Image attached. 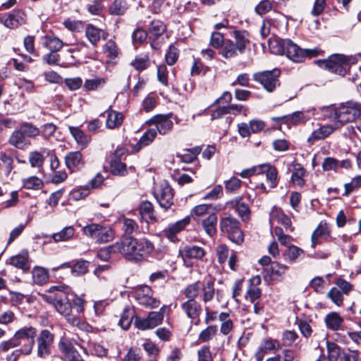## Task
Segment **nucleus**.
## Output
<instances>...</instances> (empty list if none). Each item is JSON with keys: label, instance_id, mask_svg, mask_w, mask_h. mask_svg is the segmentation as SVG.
I'll use <instances>...</instances> for the list:
<instances>
[{"label": "nucleus", "instance_id": "nucleus-1", "mask_svg": "<svg viewBox=\"0 0 361 361\" xmlns=\"http://www.w3.org/2000/svg\"><path fill=\"white\" fill-rule=\"evenodd\" d=\"M361 116V104L354 101L341 103L329 109L328 118L337 128L353 122Z\"/></svg>", "mask_w": 361, "mask_h": 361}, {"label": "nucleus", "instance_id": "nucleus-6", "mask_svg": "<svg viewBox=\"0 0 361 361\" xmlns=\"http://www.w3.org/2000/svg\"><path fill=\"white\" fill-rule=\"evenodd\" d=\"M356 63L354 57L343 54H333L324 61L325 68L339 75H345L349 71L350 65Z\"/></svg>", "mask_w": 361, "mask_h": 361}, {"label": "nucleus", "instance_id": "nucleus-25", "mask_svg": "<svg viewBox=\"0 0 361 361\" xmlns=\"http://www.w3.org/2000/svg\"><path fill=\"white\" fill-rule=\"evenodd\" d=\"M190 222V217L186 216L166 228L163 231L164 235L171 242H176L178 240L176 235L183 231Z\"/></svg>", "mask_w": 361, "mask_h": 361}, {"label": "nucleus", "instance_id": "nucleus-53", "mask_svg": "<svg viewBox=\"0 0 361 361\" xmlns=\"http://www.w3.org/2000/svg\"><path fill=\"white\" fill-rule=\"evenodd\" d=\"M22 183L23 187L27 190H39L44 186L43 180L35 176L23 179Z\"/></svg>", "mask_w": 361, "mask_h": 361}, {"label": "nucleus", "instance_id": "nucleus-60", "mask_svg": "<svg viewBox=\"0 0 361 361\" xmlns=\"http://www.w3.org/2000/svg\"><path fill=\"white\" fill-rule=\"evenodd\" d=\"M106 82V80L103 78H94L87 79L85 81L83 87L86 91H94L99 87H102Z\"/></svg>", "mask_w": 361, "mask_h": 361}, {"label": "nucleus", "instance_id": "nucleus-4", "mask_svg": "<svg viewBox=\"0 0 361 361\" xmlns=\"http://www.w3.org/2000/svg\"><path fill=\"white\" fill-rule=\"evenodd\" d=\"M85 235L94 240L97 243H106L114 240L115 233L109 226H104L99 224L92 223L82 229Z\"/></svg>", "mask_w": 361, "mask_h": 361}, {"label": "nucleus", "instance_id": "nucleus-29", "mask_svg": "<svg viewBox=\"0 0 361 361\" xmlns=\"http://www.w3.org/2000/svg\"><path fill=\"white\" fill-rule=\"evenodd\" d=\"M292 166L290 182L295 186L303 188L306 184L305 178L307 176L306 169L302 164L295 161L292 163Z\"/></svg>", "mask_w": 361, "mask_h": 361}, {"label": "nucleus", "instance_id": "nucleus-48", "mask_svg": "<svg viewBox=\"0 0 361 361\" xmlns=\"http://www.w3.org/2000/svg\"><path fill=\"white\" fill-rule=\"evenodd\" d=\"M157 135V130L154 129L147 130L135 145L134 151L138 152L142 147L149 145L154 140Z\"/></svg>", "mask_w": 361, "mask_h": 361}, {"label": "nucleus", "instance_id": "nucleus-44", "mask_svg": "<svg viewBox=\"0 0 361 361\" xmlns=\"http://www.w3.org/2000/svg\"><path fill=\"white\" fill-rule=\"evenodd\" d=\"M324 322L329 329L336 331L340 329L343 323V319L338 312H331L325 317Z\"/></svg>", "mask_w": 361, "mask_h": 361}, {"label": "nucleus", "instance_id": "nucleus-14", "mask_svg": "<svg viewBox=\"0 0 361 361\" xmlns=\"http://www.w3.org/2000/svg\"><path fill=\"white\" fill-rule=\"evenodd\" d=\"M54 335L47 329L42 330L37 337V355L46 357L51 353V347L54 343Z\"/></svg>", "mask_w": 361, "mask_h": 361}, {"label": "nucleus", "instance_id": "nucleus-30", "mask_svg": "<svg viewBox=\"0 0 361 361\" xmlns=\"http://www.w3.org/2000/svg\"><path fill=\"white\" fill-rule=\"evenodd\" d=\"M154 250V244L147 238H141L137 240V259L136 262L145 260Z\"/></svg>", "mask_w": 361, "mask_h": 361}, {"label": "nucleus", "instance_id": "nucleus-64", "mask_svg": "<svg viewBox=\"0 0 361 361\" xmlns=\"http://www.w3.org/2000/svg\"><path fill=\"white\" fill-rule=\"evenodd\" d=\"M149 59L147 56L144 57L136 56L130 65L137 71H142L149 66Z\"/></svg>", "mask_w": 361, "mask_h": 361}, {"label": "nucleus", "instance_id": "nucleus-3", "mask_svg": "<svg viewBox=\"0 0 361 361\" xmlns=\"http://www.w3.org/2000/svg\"><path fill=\"white\" fill-rule=\"evenodd\" d=\"M37 335V329L32 326H23L16 331L13 336L0 343V352H7L9 349L21 345L23 342L26 343L22 347L23 354L29 355L31 353L35 343V338Z\"/></svg>", "mask_w": 361, "mask_h": 361}, {"label": "nucleus", "instance_id": "nucleus-31", "mask_svg": "<svg viewBox=\"0 0 361 361\" xmlns=\"http://www.w3.org/2000/svg\"><path fill=\"white\" fill-rule=\"evenodd\" d=\"M304 255L305 251L302 248L295 245H288L283 250L282 257L286 262L294 264L296 263L299 259L303 257Z\"/></svg>", "mask_w": 361, "mask_h": 361}, {"label": "nucleus", "instance_id": "nucleus-39", "mask_svg": "<svg viewBox=\"0 0 361 361\" xmlns=\"http://www.w3.org/2000/svg\"><path fill=\"white\" fill-rule=\"evenodd\" d=\"M68 130L81 149L86 148L91 142V136L85 134L79 127L69 126Z\"/></svg>", "mask_w": 361, "mask_h": 361}, {"label": "nucleus", "instance_id": "nucleus-36", "mask_svg": "<svg viewBox=\"0 0 361 361\" xmlns=\"http://www.w3.org/2000/svg\"><path fill=\"white\" fill-rule=\"evenodd\" d=\"M130 6L128 0H114L108 7V13L114 16H124Z\"/></svg>", "mask_w": 361, "mask_h": 361}, {"label": "nucleus", "instance_id": "nucleus-47", "mask_svg": "<svg viewBox=\"0 0 361 361\" xmlns=\"http://www.w3.org/2000/svg\"><path fill=\"white\" fill-rule=\"evenodd\" d=\"M67 322L73 326H75L80 330L90 332L92 331V326L87 324L85 321H83L80 317L73 315L71 313H68V316L64 317Z\"/></svg>", "mask_w": 361, "mask_h": 361}, {"label": "nucleus", "instance_id": "nucleus-51", "mask_svg": "<svg viewBox=\"0 0 361 361\" xmlns=\"http://www.w3.org/2000/svg\"><path fill=\"white\" fill-rule=\"evenodd\" d=\"M202 149L200 147H195L191 149H185L183 153L178 154L180 161L184 163H191L197 159L198 154L201 152Z\"/></svg>", "mask_w": 361, "mask_h": 361}, {"label": "nucleus", "instance_id": "nucleus-59", "mask_svg": "<svg viewBox=\"0 0 361 361\" xmlns=\"http://www.w3.org/2000/svg\"><path fill=\"white\" fill-rule=\"evenodd\" d=\"M235 207L242 220L245 221L250 219V209L247 204L241 202V198L235 200Z\"/></svg>", "mask_w": 361, "mask_h": 361}, {"label": "nucleus", "instance_id": "nucleus-10", "mask_svg": "<svg viewBox=\"0 0 361 361\" xmlns=\"http://www.w3.org/2000/svg\"><path fill=\"white\" fill-rule=\"evenodd\" d=\"M166 30V25L159 20H153L148 27L150 46L153 49L158 50L163 44V34Z\"/></svg>", "mask_w": 361, "mask_h": 361}, {"label": "nucleus", "instance_id": "nucleus-57", "mask_svg": "<svg viewBox=\"0 0 361 361\" xmlns=\"http://www.w3.org/2000/svg\"><path fill=\"white\" fill-rule=\"evenodd\" d=\"M343 295L344 294L336 287H332L326 294V297L338 307L343 305Z\"/></svg>", "mask_w": 361, "mask_h": 361}, {"label": "nucleus", "instance_id": "nucleus-52", "mask_svg": "<svg viewBox=\"0 0 361 361\" xmlns=\"http://www.w3.org/2000/svg\"><path fill=\"white\" fill-rule=\"evenodd\" d=\"M218 328L216 325H209L200 332L198 341L200 343H208L216 336Z\"/></svg>", "mask_w": 361, "mask_h": 361}, {"label": "nucleus", "instance_id": "nucleus-12", "mask_svg": "<svg viewBox=\"0 0 361 361\" xmlns=\"http://www.w3.org/2000/svg\"><path fill=\"white\" fill-rule=\"evenodd\" d=\"M125 154L123 148H117L110 157V172L118 176H124L128 173L126 164L121 161V157Z\"/></svg>", "mask_w": 361, "mask_h": 361}, {"label": "nucleus", "instance_id": "nucleus-11", "mask_svg": "<svg viewBox=\"0 0 361 361\" xmlns=\"http://www.w3.org/2000/svg\"><path fill=\"white\" fill-rule=\"evenodd\" d=\"M164 308L161 307L158 312H150L145 318L137 317L135 320V326L142 331L158 326L164 320Z\"/></svg>", "mask_w": 361, "mask_h": 361}, {"label": "nucleus", "instance_id": "nucleus-7", "mask_svg": "<svg viewBox=\"0 0 361 361\" xmlns=\"http://www.w3.org/2000/svg\"><path fill=\"white\" fill-rule=\"evenodd\" d=\"M281 71L278 68L271 71L257 72L253 74V80L259 83L267 92H274L280 85Z\"/></svg>", "mask_w": 361, "mask_h": 361}, {"label": "nucleus", "instance_id": "nucleus-20", "mask_svg": "<svg viewBox=\"0 0 361 361\" xmlns=\"http://www.w3.org/2000/svg\"><path fill=\"white\" fill-rule=\"evenodd\" d=\"M274 221H277L281 224L286 229L290 232H293L295 230L294 227L292 226L290 218L286 215L280 207H274L270 212L269 222L271 227H272Z\"/></svg>", "mask_w": 361, "mask_h": 361}, {"label": "nucleus", "instance_id": "nucleus-63", "mask_svg": "<svg viewBox=\"0 0 361 361\" xmlns=\"http://www.w3.org/2000/svg\"><path fill=\"white\" fill-rule=\"evenodd\" d=\"M32 277L34 281L37 284L42 285L47 281L49 275L45 269L42 267H36L33 269Z\"/></svg>", "mask_w": 361, "mask_h": 361}, {"label": "nucleus", "instance_id": "nucleus-55", "mask_svg": "<svg viewBox=\"0 0 361 361\" xmlns=\"http://www.w3.org/2000/svg\"><path fill=\"white\" fill-rule=\"evenodd\" d=\"M264 174L266 176V179L269 187L271 189L275 188L279 182L278 171L276 168L270 164L267 169L265 171Z\"/></svg>", "mask_w": 361, "mask_h": 361}, {"label": "nucleus", "instance_id": "nucleus-40", "mask_svg": "<svg viewBox=\"0 0 361 361\" xmlns=\"http://www.w3.org/2000/svg\"><path fill=\"white\" fill-rule=\"evenodd\" d=\"M42 45L51 51H59L67 44L54 35H46L42 37Z\"/></svg>", "mask_w": 361, "mask_h": 361}, {"label": "nucleus", "instance_id": "nucleus-2", "mask_svg": "<svg viewBox=\"0 0 361 361\" xmlns=\"http://www.w3.org/2000/svg\"><path fill=\"white\" fill-rule=\"evenodd\" d=\"M268 44L270 51L275 55H286L295 63L305 60L306 52L290 39L271 38Z\"/></svg>", "mask_w": 361, "mask_h": 361}, {"label": "nucleus", "instance_id": "nucleus-17", "mask_svg": "<svg viewBox=\"0 0 361 361\" xmlns=\"http://www.w3.org/2000/svg\"><path fill=\"white\" fill-rule=\"evenodd\" d=\"M327 356L325 355L324 350L322 348L317 349L320 352V355L316 361H337L345 353L343 350L338 344L334 342L327 341L326 342Z\"/></svg>", "mask_w": 361, "mask_h": 361}, {"label": "nucleus", "instance_id": "nucleus-49", "mask_svg": "<svg viewBox=\"0 0 361 361\" xmlns=\"http://www.w3.org/2000/svg\"><path fill=\"white\" fill-rule=\"evenodd\" d=\"M220 54L224 58L228 59L237 56L240 54V51L235 47L234 42L228 39H226Z\"/></svg>", "mask_w": 361, "mask_h": 361}, {"label": "nucleus", "instance_id": "nucleus-26", "mask_svg": "<svg viewBox=\"0 0 361 361\" xmlns=\"http://www.w3.org/2000/svg\"><path fill=\"white\" fill-rule=\"evenodd\" d=\"M65 164L71 172L80 171L85 165L82 154L80 151L68 152L65 157Z\"/></svg>", "mask_w": 361, "mask_h": 361}, {"label": "nucleus", "instance_id": "nucleus-46", "mask_svg": "<svg viewBox=\"0 0 361 361\" xmlns=\"http://www.w3.org/2000/svg\"><path fill=\"white\" fill-rule=\"evenodd\" d=\"M269 163H264L259 165L254 166L251 168L243 170L239 175L243 178H247L253 176L263 175L265 171L269 166Z\"/></svg>", "mask_w": 361, "mask_h": 361}, {"label": "nucleus", "instance_id": "nucleus-33", "mask_svg": "<svg viewBox=\"0 0 361 361\" xmlns=\"http://www.w3.org/2000/svg\"><path fill=\"white\" fill-rule=\"evenodd\" d=\"M261 281L259 276H254L248 281L249 286L246 292V298H249L252 302H254L261 297L262 292L259 288Z\"/></svg>", "mask_w": 361, "mask_h": 361}, {"label": "nucleus", "instance_id": "nucleus-27", "mask_svg": "<svg viewBox=\"0 0 361 361\" xmlns=\"http://www.w3.org/2000/svg\"><path fill=\"white\" fill-rule=\"evenodd\" d=\"M85 32L86 38L93 47H97L101 39H105L108 35L105 30L91 23L86 25Z\"/></svg>", "mask_w": 361, "mask_h": 361}, {"label": "nucleus", "instance_id": "nucleus-28", "mask_svg": "<svg viewBox=\"0 0 361 361\" xmlns=\"http://www.w3.org/2000/svg\"><path fill=\"white\" fill-rule=\"evenodd\" d=\"M8 142L16 149L24 150L27 149L31 142L27 139L20 128L16 129L10 135Z\"/></svg>", "mask_w": 361, "mask_h": 361}, {"label": "nucleus", "instance_id": "nucleus-43", "mask_svg": "<svg viewBox=\"0 0 361 361\" xmlns=\"http://www.w3.org/2000/svg\"><path fill=\"white\" fill-rule=\"evenodd\" d=\"M230 315V312H222L219 314L218 319L221 322L220 333L224 336L228 335L234 328V323Z\"/></svg>", "mask_w": 361, "mask_h": 361}, {"label": "nucleus", "instance_id": "nucleus-56", "mask_svg": "<svg viewBox=\"0 0 361 361\" xmlns=\"http://www.w3.org/2000/svg\"><path fill=\"white\" fill-rule=\"evenodd\" d=\"M200 281L188 285L183 290V294L188 300H196L200 293Z\"/></svg>", "mask_w": 361, "mask_h": 361}, {"label": "nucleus", "instance_id": "nucleus-24", "mask_svg": "<svg viewBox=\"0 0 361 361\" xmlns=\"http://www.w3.org/2000/svg\"><path fill=\"white\" fill-rule=\"evenodd\" d=\"M336 128L337 127L334 123L320 126L312 132L307 138V142L312 145L318 140H324L331 135Z\"/></svg>", "mask_w": 361, "mask_h": 361}, {"label": "nucleus", "instance_id": "nucleus-62", "mask_svg": "<svg viewBox=\"0 0 361 361\" xmlns=\"http://www.w3.org/2000/svg\"><path fill=\"white\" fill-rule=\"evenodd\" d=\"M334 283L336 286V288L346 295H348L354 288L353 284L347 281L341 276L335 278Z\"/></svg>", "mask_w": 361, "mask_h": 361}, {"label": "nucleus", "instance_id": "nucleus-8", "mask_svg": "<svg viewBox=\"0 0 361 361\" xmlns=\"http://www.w3.org/2000/svg\"><path fill=\"white\" fill-rule=\"evenodd\" d=\"M219 226L221 231L226 233L232 242L240 244L243 241V233L240 228V223L234 217L228 216L221 219Z\"/></svg>", "mask_w": 361, "mask_h": 361}, {"label": "nucleus", "instance_id": "nucleus-61", "mask_svg": "<svg viewBox=\"0 0 361 361\" xmlns=\"http://www.w3.org/2000/svg\"><path fill=\"white\" fill-rule=\"evenodd\" d=\"M25 134V137L28 139L36 138L40 135V130L35 126L30 123H23L19 127Z\"/></svg>", "mask_w": 361, "mask_h": 361}, {"label": "nucleus", "instance_id": "nucleus-41", "mask_svg": "<svg viewBox=\"0 0 361 361\" xmlns=\"http://www.w3.org/2000/svg\"><path fill=\"white\" fill-rule=\"evenodd\" d=\"M89 46L83 41L78 42L77 43L72 44L71 48L68 51L71 54H75L72 57L75 61L79 62L82 59L90 58L87 50Z\"/></svg>", "mask_w": 361, "mask_h": 361}, {"label": "nucleus", "instance_id": "nucleus-13", "mask_svg": "<svg viewBox=\"0 0 361 361\" xmlns=\"http://www.w3.org/2000/svg\"><path fill=\"white\" fill-rule=\"evenodd\" d=\"M155 197L160 207L165 210L173 204V190L168 183H161L156 190Z\"/></svg>", "mask_w": 361, "mask_h": 361}, {"label": "nucleus", "instance_id": "nucleus-19", "mask_svg": "<svg viewBox=\"0 0 361 361\" xmlns=\"http://www.w3.org/2000/svg\"><path fill=\"white\" fill-rule=\"evenodd\" d=\"M310 117L307 113L303 111H296L292 114L283 116L281 117H274L272 120L276 123H284L287 125L298 126L305 123Z\"/></svg>", "mask_w": 361, "mask_h": 361}, {"label": "nucleus", "instance_id": "nucleus-34", "mask_svg": "<svg viewBox=\"0 0 361 361\" xmlns=\"http://www.w3.org/2000/svg\"><path fill=\"white\" fill-rule=\"evenodd\" d=\"M138 210L141 219L147 223H154L157 221L153 204L149 201L141 202Z\"/></svg>", "mask_w": 361, "mask_h": 361}, {"label": "nucleus", "instance_id": "nucleus-38", "mask_svg": "<svg viewBox=\"0 0 361 361\" xmlns=\"http://www.w3.org/2000/svg\"><path fill=\"white\" fill-rule=\"evenodd\" d=\"M233 36L234 44L240 51V54H243L250 43L249 33L245 30H238L233 32Z\"/></svg>", "mask_w": 361, "mask_h": 361}, {"label": "nucleus", "instance_id": "nucleus-54", "mask_svg": "<svg viewBox=\"0 0 361 361\" xmlns=\"http://www.w3.org/2000/svg\"><path fill=\"white\" fill-rule=\"evenodd\" d=\"M90 262L85 259L73 260V269L71 273L74 276H82L88 272Z\"/></svg>", "mask_w": 361, "mask_h": 361}, {"label": "nucleus", "instance_id": "nucleus-37", "mask_svg": "<svg viewBox=\"0 0 361 361\" xmlns=\"http://www.w3.org/2000/svg\"><path fill=\"white\" fill-rule=\"evenodd\" d=\"M4 25L8 28H16L19 25L25 23V14L20 10L13 11L9 13L7 17L3 20H0Z\"/></svg>", "mask_w": 361, "mask_h": 361}, {"label": "nucleus", "instance_id": "nucleus-22", "mask_svg": "<svg viewBox=\"0 0 361 361\" xmlns=\"http://www.w3.org/2000/svg\"><path fill=\"white\" fill-rule=\"evenodd\" d=\"M180 308L191 320H199L202 312V305L196 300H187L180 305Z\"/></svg>", "mask_w": 361, "mask_h": 361}, {"label": "nucleus", "instance_id": "nucleus-23", "mask_svg": "<svg viewBox=\"0 0 361 361\" xmlns=\"http://www.w3.org/2000/svg\"><path fill=\"white\" fill-rule=\"evenodd\" d=\"M134 238L131 235H123L118 241L108 246V249L110 252L121 254L127 259Z\"/></svg>", "mask_w": 361, "mask_h": 361}, {"label": "nucleus", "instance_id": "nucleus-50", "mask_svg": "<svg viewBox=\"0 0 361 361\" xmlns=\"http://www.w3.org/2000/svg\"><path fill=\"white\" fill-rule=\"evenodd\" d=\"M75 233V230L72 226H66L59 232L55 233L52 235V238L54 242L68 241L71 240Z\"/></svg>", "mask_w": 361, "mask_h": 361}, {"label": "nucleus", "instance_id": "nucleus-42", "mask_svg": "<svg viewBox=\"0 0 361 361\" xmlns=\"http://www.w3.org/2000/svg\"><path fill=\"white\" fill-rule=\"evenodd\" d=\"M9 264L16 268L23 270H28L30 267L28 252L22 251L20 253L12 256L9 259Z\"/></svg>", "mask_w": 361, "mask_h": 361}, {"label": "nucleus", "instance_id": "nucleus-5", "mask_svg": "<svg viewBox=\"0 0 361 361\" xmlns=\"http://www.w3.org/2000/svg\"><path fill=\"white\" fill-rule=\"evenodd\" d=\"M51 290H56L58 292L53 296H49L50 302L55 310L62 316H68L72 312V305L68 299V294L70 288L66 286H52Z\"/></svg>", "mask_w": 361, "mask_h": 361}, {"label": "nucleus", "instance_id": "nucleus-35", "mask_svg": "<svg viewBox=\"0 0 361 361\" xmlns=\"http://www.w3.org/2000/svg\"><path fill=\"white\" fill-rule=\"evenodd\" d=\"M106 114V127L108 129L118 128L123 123L124 116L121 112L116 111L109 108L105 111Z\"/></svg>", "mask_w": 361, "mask_h": 361}, {"label": "nucleus", "instance_id": "nucleus-9", "mask_svg": "<svg viewBox=\"0 0 361 361\" xmlns=\"http://www.w3.org/2000/svg\"><path fill=\"white\" fill-rule=\"evenodd\" d=\"M154 292L150 286L147 285L139 286L135 289V297L137 302L147 308H157L160 301L155 298Z\"/></svg>", "mask_w": 361, "mask_h": 361}, {"label": "nucleus", "instance_id": "nucleus-18", "mask_svg": "<svg viewBox=\"0 0 361 361\" xmlns=\"http://www.w3.org/2000/svg\"><path fill=\"white\" fill-rule=\"evenodd\" d=\"M331 235V229L328 223L321 221L313 231L311 236V246L314 248L317 245L322 243V240L329 241Z\"/></svg>", "mask_w": 361, "mask_h": 361}, {"label": "nucleus", "instance_id": "nucleus-15", "mask_svg": "<svg viewBox=\"0 0 361 361\" xmlns=\"http://www.w3.org/2000/svg\"><path fill=\"white\" fill-rule=\"evenodd\" d=\"M172 114H158L152 118L147 122L149 124L154 125L156 130L160 135H166L169 133L173 127V123L171 119Z\"/></svg>", "mask_w": 361, "mask_h": 361}, {"label": "nucleus", "instance_id": "nucleus-32", "mask_svg": "<svg viewBox=\"0 0 361 361\" xmlns=\"http://www.w3.org/2000/svg\"><path fill=\"white\" fill-rule=\"evenodd\" d=\"M200 293L201 298L206 305L209 302L212 301L215 295L214 281L212 279L200 281Z\"/></svg>", "mask_w": 361, "mask_h": 361}, {"label": "nucleus", "instance_id": "nucleus-58", "mask_svg": "<svg viewBox=\"0 0 361 361\" xmlns=\"http://www.w3.org/2000/svg\"><path fill=\"white\" fill-rule=\"evenodd\" d=\"M288 270V267L279 262L274 261L270 267V274L274 279L281 277Z\"/></svg>", "mask_w": 361, "mask_h": 361}, {"label": "nucleus", "instance_id": "nucleus-45", "mask_svg": "<svg viewBox=\"0 0 361 361\" xmlns=\"http://www.w3.org/2000/svg\"><path fill=\"white\" fill-rule=\"evenodd\" d=\"M217 216L215 214L209 215L202 221V226L206 233L210 237L214 236L216 233Z\"/></svg>", "mask_w": 361, "mask_h": 361}, {"label": "nucleus", "instance_id": "nucleus-16", "mask_svg": "<svg viewBox=\"0 0 361 361\" xmlns=\"http://www.w3.org/2000/svg\"><path fill=\"white\" fill-rule=\"evenodd\" d=\"M180 255L187 267H192L191 260H202L206 255L204 249L198 245H186L180 251Z\"/></svg>", "mask_w": 361, "mask_h": 361}, {"label": "nucleus", "instance_id": "nucleus-21", "mask_svg": "<svg viewBox=\"0 0 361 361\" xmlns=\"http://www.w3.org/2000/svg\"><path fill=\"white\" fill-rule=\"evenodd\" d=\"M59 347L65 361H84L73 343L67 338H62Z\"/></svg>", "mask_w": 361, "mask_h": 361}]
</instances>
